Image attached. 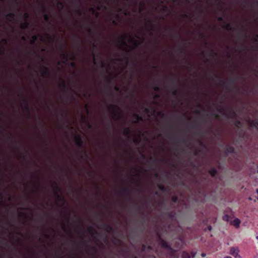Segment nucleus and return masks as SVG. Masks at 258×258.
I'll use <instances>...</instances> for the list:
<instances>
[{"label": "nucleus", "mask_w": 258, "mask_h": 258, "mask_svg": "<svg viewBox=\"0 0 258 258\" xmlns=\"http://www.w3.org/2000/svg\"><path fill=\"white\" fill-rule=\"evenodd\" d=\"M224 258H231V257H230V256H226V257H224Z\"/></svg>", "instance_id": "obj_7"}, {"label": "nucleus", "mask_w": 258, "mask_h": 258, "mask_svg": "<svg viewBox=\"0 0 258 258\" xmlns=\"http://www.w3.org/2000/svg\"><path fill=\"white\" fill-rule=\"evenodd\" d=\"M182 258H190V257L188 253L183 252L182 253Z\"/></svg>", "instance_id": "obj_3"}, {"label": "nucleus", "mask_w": 258, "mask_h": 258, "mask_svg": "<svg viewBox=\"0 0 258 258\" xmlns=\"http://www.w3.org/2000/svg\"><path fill=\"white\" fill-rule=\"evenodd\" d=\"M230 254L232 255L235 258H240L239 254V249L237 248L231 247L230 250Z\"/></svg>", "instance_id": "obj_1"}, {"label": "nucleus", "mask_w": 258, "mask_h": 258, "mask_svg": "<svg viewBox=\"0 0 258 258\" xmlns=\"http://www.w3.org/2000/svg\"><path fill=\"white\" fill-rule=\"evenodd\" d=\"M201 255H202V256L204 257V256H206V254L204 253H203L201 254Z\"/></svg>", "instance_id": "obj_4"}, {"label": "nucleus", "mask_w": 258, "mask_h": 258, "mask_svg": "<svg viewBox=\"0 0 258 258\" xmlns=\"http://www.w3.org/2000/svg\"><path fill=\"white\" fill-rule=\"evenodd\" d=\"M211 229H212L211 226H209V227H208V229H209V230H211Z\"/></svg>", "instance_id": "obj_5"}, {"label": "nucleus", "mask_w": 258, "mask_h": 258, "mask_svg": "<svg viewBox=\"0 0 258 258\" xmlns=\"http://www.w3.org/2000/svg\"><path fill=\"white\" fill-rule=\"evenodd\" d=\"M256 192L258 193V189H256Z\"/></svg>", "instance_id": "obj_8"}, {"label": "nucleus", "mask_w": 258, "mask_h": 258, "mask_svg": "<svg viewBox=\"0 0 258 258\" xmlns=\"http://www.w3.org/2000/svg\"><path fill=\"white\" fill-rule=\"evenodd\" d=\"M214 172H215V171H211V174H212V175H214Z\"/></svg>", "instance_id": "obj_6"}, {"label": "nucleus", "mask_w": 258, "mask_h": 258, "mask_svg": "<svg viewBox=\"0 0 258 258\" xmlns=\"http://www.w3.org/2000/svg\"><path fill=\"white\" fill-rule=\"evenodd\" d=\"M240 220L238 218H235L232 221V224L236 227L238 228L239 226Z\"/></svg>", "instance_id": "obj_2"}]
</instances>
